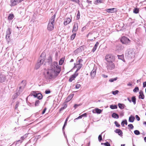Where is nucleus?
Returning <instances> with one entry per match:
<instances>
[{"label": "nucleus", "mask_w": 146, "mask_h": 146, "mask_svg": "<svg viewBox=\"0 0 146 146\" xmlns=\"http://www.w3.org/2000/svg\"><path fill=\"white\" fill-rule=\"evenodd\" d=\"M60 71V66L58 65L57 62H52L49 68L44 73L45 78L48 80H52L58 75Z\"/></svg>", "instance_id": "nucleus-1"}, {"label": "nucleus", "mask_w": 146, "mask_h": 146, "mask_svg": "<svg viewBox=\"0 0 146 146\" xmlns=\"http://www.w3.org/2000/svg\"><path fill=\"white\" fill-rule=\"evenodd\" d=\"M105 59L107 62H113L115 60V58L112 55L108 54L105 56Z\"/></svg>", "instance_id": "nucleus-2"}, {"label": "nucleus", "mask_w": 146, "mask_h": 146, "mask_svg": "<svg viewBox=\"0 0 146 146\" xmlns=\"http://www.w3.org/2000/svg\"><path fill=\"white\" fill-rule=\"evenodd\" d=\"M42 54H41L37 63L36 64L35 68L36 69H38L43 64V62L44 60V58H42L41 57L42 56Z\"/></svg>", "instance_id": "nucleus-3"}, {"label": "nucleus", "mask_w": 146, "mask_h": 146, "mask_svg": "<svg viewBox=\"0 0 146 146\" xmlns=\"http://www.w3.org/2000/svg\"><path fill=\"white\" fill-rule=\"evenodd\" d=\"M120 41L123 44L126 45L129 44L131 42L128 38L125 36H123L121 38Z\"/></svg>", "instance_id": "nucleus-4"}, {"label": "nucleus", "mask_w": 146, "mask_h": 146, "mask_svg": "<svg viewBox=\"0 0 146 146\" xmlns=\"http://www.w3.org/2000/svg\"><path fill=\"white\" fill-rule=\"evenodd\" d=\"M26 84V82L25 81H22L20 84V86L19 87V89H17V92H20V93L22 92Z\"/></svg>", "instance_id": "nucleus-5"}, {"label": "nucleus", "mask_w": 146, "mask_h": 146, "mask_svg": "<svg viewBox=\"0 0 146 146\" xmlns=\"http://www.w3.org/2000/svg\"><path fill=\"white\" fill-rule=\"evenodd\" d=\"M106 65L108 70H112L115 67V64L113 62H107Z\"/></svg>", "instance_id": "nucleus-6"}, {"label": "nucleus", "mask_w": 146, "mask_h": 146, "mask_svg": "<svg viewBox=\"0 0 146 146\" xmlns=\"http://www.w3.org/2000/svg\"><path fill=\"white\" fill-rule=\"evenodd\" d=\"M11 33V30L10 28H8L6 31V38L7 41L9 42L10 40V35Z\"/></svg>", "instance_id": "nucleus-7"}, {"label": "nucleus", "mask_w": 146, "mask_h": 146, "mask_svg": "<svg viewBox=\"0 0 146 146\" xmlns=\"http://www.w3.org/2000/svg\"><path fill=\"white\" fill-rule=\"evenodd\" d=\"M23 0H11V4L10 5L11 6H14L16 5L17 4L21 2Z\"/></svg>", "instance_id": "nucleus-8"}, {"label": "nucleus", "mask_w": 146, "mask_h": 146, "mask_svg": "<svg viewBox=\"0 0 146 146\" xmlns=\"http://www.w3.org/2000/svg\"><path fill=\"white\" fill-rule=\"evenodd\" d=\"M6 80V76L5 75L0 73V82H4Z\"/></svg>", "instance_id": "nucleus-9"}, {"label": "nucleus", "mask_w": 146, "mask_h": 146, "mask_svg": "<svg viewBox=\"0 0 146 146\" xmlns=\"http://www.w3.org/2000/svg\"><path fill=\"white\" fill-rule=\"evenodd\" d=\"M47 28L48 30L50 31H51L53 30L54 28L53 24L50 23V22H49Z\"/></svg>", "instance_id": "nucleus-10"}, {"label": "nucleus", "mask_w": 146, "mask_h": 146, "mask_svg": "<svg viewBox=\"0 0 146 146\" xmlns=\"http://www.w3.org/2000/svg\"><path fill=\"white\" fill-rule=\"evenodd\" d=\"M78 74L76 72L74 74L72 75L69 79V81L70 82H72L76 77L78 76Z\"/></svg>", "instance_id": "nucleus-11"}, {"label": "nucleus", "mask_w": 146, "mask_h": 146, "mask_svg": "<svg viewBox=\"0 0 146 146\" xmlns=\"http://www.w3.org/2000/svg\"><path fill=\"white\" fill-rule=\"evenodd\" d=\"M96 73V68H93L91 72L90 75L92 78H93L95 76Z\"/></svg>", "instance_id": "nucleus-12"}, {"label": "nucleus", "mask_w": 146, "mask_h": 146, "mask_svg": "<svg viewBox=\"0 0 146 146\" xmlns=\"http://www.w3.org/2000/svg\"><path fill=\"white\" fill-rule=\"evenodd\" d=\"M78 23H74V25L73 29H72V32L74 33L76 31L78 30Z\"/></svg>", "instance_id": "nucleus-13"}, {"label": "nucleus", "mask_w": 146, "mask_h": 146, "mask_svg": "<svg viewBox=\"0 0 146 146\" xmlns=\"http://www.w3.org/2000/svg\"><path fill=\"white\" fill-rule=\"evenodd\" d=\"M82 64L80 63L79 62V63L77 62L76 65L75 66L77 68V69L75 72L76 73H77V72L82 67Z\"/></svg>", "instance_id": "nucleus-14"}, {"label": "nucleus", "mask_w": 146, "mask_h": 146, "mask_svg": "<svg viewBox=\"0 0 146 146\" xmlns=\"http://www.w3.org/2000/svg\"><path fill=\"white\" fill-rule=\"evenodd\" d=\"M74 95V94H70L65 100V102H67L70 101L73 98Z\"/></svg>", "instance_id": "nucleus-15"}, {"label": "nucleus", "mask_w": 146, "mask_h": 146, "mask_svg": "<svg viewBox=\"0 0 146 146\" xmlns=\"http://www.w3.org/2000/svg\"><path fill=\"white\" fill-rule=\"evenodd\" d=\"M71 21V19L70 18H67L65 20L64 22V25H67V24L70 23Z\"/></svg>", "instance_id": "nucleus-16"}, {"label": "nucleus", "mask_w": 146, "mask_h": 146, "mask_svg": "<svg viewBox=\"0 0 146 146\" xmlns=\"http://www.w3.org/2000/svg\"><path fill=\"white\" fill-rule=\"evenodd\" d=\"M139 98L140 99H143L144 98V95L143 94V91L141 90L139 92Z\"/></svg>", "instance_id": "nucleus-17"}, {"label": "nucleus", "mask_w": 146, "mask_h": 146, "mask_svg": "<svg viewBox=\"0 0 146 146\" xmlns=\"http://www.w3.org/2000/svg\"><path fill=\"white\" fill-rule=\"evenodd\" d=\"M115 132L117 133L119 135L121 136H122L123 132L122 131L119 129H116L115 131Z\"/></svg>", "instance_id": "nucleus-18"}, {"label": "nucleus", "mask_w": 146, "mask_h": 146, "mask_svg": "<svg viewBox=\"0 0 146 146\" xmlns=\"http://www.w3.org/2000/svg\"><path fill=\"white\" fill-rule=\"evenodd\" d=\"M55 17V15H54L52 16L49 22L50 23L53 24L54 21V19Z\"/></svg>", "instance_id": "nucleus-19"}, {"label": "nucleus", "mask_w": 146, "mask_h": 146, "mask_svg": "<svg viewBox=\"0 0 146 146\" xmlns=\"http://www.w3.org/2000/svg\"><path fill=\"white\" fill-rule=\"evenodd\" d=\"M99 43L98 42H97L96 44H95V45H94V46L92 50V51L93 52H94L96 50V48H97V47H98V45H99Z\"/></svg>", "instance_id": "nucleus-20"}, {"label": "nucleus", "mask_w": 146, "mask_h": 146, "mask_svg": "<svg viewBox=\"0 0 146 146\" xmlns=\"http://www.w3.org/2000/svg\"><path fill=\"white\" fill-rule=\"evenodd\" d=\"M37 93L36 92L32 91L31 92V94L29 95V96H33L35 98H36Z\"/></svg>", "instance_id": "nucleus-21"}, {"label": "nucleus", "mask_w": 146, "mask_h": 146, "mask_svg": "<svg viewBox=\"0 0 146 146\" xmlns=\"http://www.w3.org/2000/svg\"><path fill=\"white\" fill-rule=\"evenodd\" d=\"M68 118H67L65 122H64V125L63 127H62V130H63V133H64V134H65V131H64V129L65 128V126H66V125H67V121H68Z\"/></svg>", "instance_id": "nucleus-22"}, {"label": "nucleus", "mask_w": 146, "mask_h": 146, "mask_svg": "<svg viewBox=\"0 0 146 146\" xmlns=\"http://www.w3.org/2000/svg\"><path fill=\"white\" fill-rule=\"evenodd\" d=\"M112 116L113 117L115 118L118 119L119 117L117 113H114L112 115Z\"/></svg>", "instance_id": "nucleus-23"}, {"label": "nucleus", "mask_w": 146, "mask_h": 146, "mask_svg": "<svg viewBox=\"0 0 146 146\" xmlns=\"http://www.w3.org/2000/svg\"><path fill=\"white\" fill-rule=\"evenodd\" d=\"M95 112H94L93 111V113H97L98 114H100L101 113V111H102V110H100V109L98 108H96V109H95Z\"/></svg>", "instance_id": "nucleus-24"}, {"label": "nucleus", "mask_w": 146, "mask_h": 146, "mask_svg": "<svg viewBox=\"0 0 146 146\" xmlns=\"http://www.w3.org/2000/svg\"><path fill=\"white\" fill-rule=\"evenodd\" d=\"M118 105L119 107L121 109H123L125 106L124 104L120 103H119Z\"/></svg>", "instance_id": "nucleus-25"}, {"label": "nucleus", "mask_w": 146, "mask_h": 146, "mask_svg": "<svg viewBox=\"0 0 146 146\" xmlns=\"http://www.w3.org/2000/svg\"><path fill=\"white\" fill-rule=\"evenodd\" d=\"M36 98H37L39 100H40L42 99V96L41 94L40 93H38L36 96Z\"/></svg>", "instance_id": "nucleus-26"}, {"label": "nucleus", "mask_w": 146, "mask_h": 146, "mask_svg": "<svg viewBox=\"0 0 146 146\" xmlns=\"http://www.w3.org/2000/svg\"><path fill=\"white\" fill-rule=\"evenodd\" d=\"M20 94V92H17L15 94H14L13 96V99H14L16 98L17 96H19Z\"/></svg>", "instance_id": "nucleus-27"}, {"label": "nucleus", "mask_w": 146, "mask_h": 146, "mask_svg": "<svg viewBox=\"0 0 146 146\" xmlns=\"http://www.w3.org/2000/svg\"><path fill=\"white\" fill-rule=\"evenodd\" d=\"M67 105L66 104H64L63 106L60 109V111H61L66 108L67 107Z\"/></svg>", "instance_id": "nucleus-28"}, {"label": "nucleus", "mask_w": 146, "mask_h": 146, "mask_svg": "<svg viewBox=\"0 0 146 146\" xmlns=\"http://www.w3.org/2000/svg\"><path fill=\"white\" fill-rule=\"evenodd\" d=\"M135 119V118L133 117L130 116L129 118V121L130 122H133L134 121Z\"/></svg>", "instance_id": "nucleus-29"}, {"label": "nucleus", "mask_w": 146, "mask_h": 146, "mask_svg": "<svg viewBox=\"0 0 146 146\" xmlns=\"http://www.w3.org/2000/svg\"><path fill=\"white\" fill-rule=\"evenodd\" d=\"M115 9L114 8L111 9H107V11L109 13H112L114 12V10Z\"/></svg>", "instance_id": "nucleus-30"}, {"label": "nucleus", "mask_w": 146, "mask_h": 146, "mask_svg": "<svg viewBox=\"0 0 146 146\" xmlns=\"http://www.w3.org/2000/svg\"><path fill=\"white\" fill-rule=\"evenodd\" d=\"M125 124L126 125H127V122L126 120L125 119L121 123V125L122 127L124 126V124Z\"/></svg>", "instance_id": "nucleus-31"}, {"label": "nucleus", "mask_w": 146, "mask_h": 146, "mask_svg": "<svg viewBox=\"0 0 146 146\" xmlns=\"http://www.w3.org/2000/svg\"><path fill=\"white\" fill-rule=\"evenodd\" d=\"M14 17V16L13 14H10L8 17V20H11Z\"/></svg>", "instance_id": "nucleus-32"}, {"label": "nucleus", "mask_w": 146, "mask_h": 146, "mask_svg": "<svg viewBox=\"0 0 146 146\" xmlns=\"http://www.w3.org/2000/svg\"><path fill=\"white\" fill-rule=\"evenodd\" d=\"M64 59V58H61L59 61V64L60 65H61L63 63Z\"/></svg>", "instance_id": "nucleus-33"}, {"label": "nucleus", "mask_w": 146, "mask_h": 146, "mask_svg": "<svg viewBox=\"0 0 146 146\" xmlns=\"http://www.w3.org/2000/svg\"><path fill=\"white\" fill-rule=\"evenodd\" d=\"M110 108L112 109H116L117 108V106L116 105H111L110 106Z\"/></svg>", "instance_id": "nucleus-34"}, {"label": "nucleus", "mask_w": 146, "mask_h": 146, "mask_svg": "<svg viewBox=\"0 0 146 146\" xmlns=\"http://www.w3.org/2000/svg\"><path fill=\"white\" fill-rule=\"evenodd\" d=\"M133 12L135 14L138 13L139 12V9L137 8H135L133 11Z\"/></svg>", "instance_id": "nucleus-35"}, {"label": "nucleus", "mask_w": 146, "mask_h": 146, "mask_svg": "<svg viewBox=\"0 0 146 146\" xmlns=\"http://www.w3.org/2000/svg\"><path fill=\"white\" fill-rule=\"evenodd\" d=\"M132 101L134 104L136 103V98L135 96H133L132 98Z\"/></svg>", "instance_id": "nucleus-36"}, {"label": "nucleus", "mask_w": 146, "mask_h": 146, "mask_svg": "<svg viewBox=\"0 0 146 146\" xmlns=\"http://www.w3.org/2000/svg\"><path fill=\"white\" fill-rule=\"evenodd\" d=\"M103 132L101 133V134L98 137V140L100 142L102 140V134Z\"/></svg>", "instance_id": "nucleus-37"}, {"label": "nucleus", "mask_w": 146, "mask_h": 146, "mask_svg": "<svg viewBox=\"0 0 146 146\" xmlns=\"http://www.w3.org/2000/svg\"><path fill=\"white\" fill-rule=\"evenodd\" d=\"M134 133L136 135H139L140 134V132L138 130H135L134 131Z\"/></svg>", "instance_id": "nucleus-38"}, {"label": "nucleus", "mask_w": 146, "mask_h": 146, "mask_svg": "<svg viewBox=\"0 0 146 146\" xmlns=\"http://www.w3.org/2000/svg\"><path fill=\"white\" fill-rule=\"evenodd\" d=\"M76 33H74L71 36L70 38L71 40H73L75 37Z\"/></svg>", "instance_id": "nucleus-39"}, {"label": "nucleus", "mask_w": 146, "mask_h": 146, "mask_svg": "<svg viewBox=\"0 0 146 146\" xmlns=\"http://www.w3.org/2000/svg\"><path fill=\"white\" fill-rule=\"evenodd\" d=\"M117 79V78L116 77L114 78H111L110 79L109 81L110 82H113L114 81H116Z\"/></svg>", "instance_id": "nucleus-40"}, {"label": "nucleus", "mask_w": 146, "mask_h": 146, "mask_svg": "<svg viewBox=\"0 0 146 146\" xmlns=\"http://www.w3.org/2000/svg\"><path fill=\"white\" fill-rule=\"evenodd\" d=\"M139 90V88L138 87H136L133 89V91L134 92H136L137 91H138Z\"/></svg>", "instance_id": "nucleus-41"}, {"label": "nucleus", "mask_w": 146, "mask_h": 146, "mask_svg": "<svg viewBox=\"0 0 146 146\" xmlns=\"http://www.w3.org/2000/svg\"><path fill=\"white\" fill-rule=\"evenodd\" d=\"M19 102H16V105L15 106V109H16L19 106Z\"/></svg>", "instance_id": "nucleus-42"}, {"label": "nucleus", "mask_w": 146, "mask_h": 146, "mask_svg": "<svg viewBox=\"0 0 146 146\" xmlns=\"http://www.w3.org/2000/svg\"><path fill=\"white\" fill-rule=\"evenodd\" d=\"M119 91H118L117 90H115V91H113L112 92V93L114 95H116L117 94H118V93Z\"/></svg>", "instance_id": "nucleus-43"}, {"label": "nucleus", "mask_w": 146, "mask_h": 146, "mask_svg": "<svg viewBox=\"0 0 146 146\" xmlns=\"http://www.w3.org/2000/svg\"><path fill=\"white\" fill-rule=\"evenodd\" d=\"M117 56L119 59L122 60L123 58V55H118Z\"/></svg>", "instance_id": "nucleus-44"}, {"label": "nucleus", "mask_w": 146, "mask_h": 146, "mask_svg": "<svg viewBox=\"0 0 146 146\" xmlns=\"http://www.w3.org/2000/svg\"><path fill=\"white\" fill-rule=\"evenodd\" d=\"M40 102L39 100H37L36 101L35 103V106H38L39 105V104L40 103Z\"/></svg>", "instance_id": "nucleus-45"}, {"label": "nucleus", "mask_w": 146, "mask_h": 146, "mask_svg": "<svg viewBox=\"0 0 146 146\" xmlns=\"http://www.w3.org/2000/svg\"><path fill=\"white\" fill-rule=\"evenodd\" d=\"M102 2V0H97L94 4H97V3H101Z\"/></svg>", "instance_id": "nucleus-46"}, {"label": "nucleus", "mask_w": 146, "mask_h": 146, "mask_svg": "<svg viewBox=\"0 0 146 146\" xmlns=\"http://www.w3.org/2000/svg\"><path fill=\"white\" fill-rule=\"evenodd\" d=\"M81 105V104H75L74 105V108L75 109H76L79 106H80Z\"/></svg>", "instance_id": "nucleus-47"}, {"label": "nucleus", "mask_w": 146, "mask_h": 146, "mask_svg": "<svg viewBox=\"0 0 146 146\" xmlns=\"http://www.w3.org/2000/svg\"><path fill=\"white\" fill-rule=\"evenodd\" d=\"M128 127H129L131 129H133L134 127L133 125L132 124H129L128 125Z\"/></svg>", "instance_id": "nucleus-48"}, {"label": "nucleus", "mask_w": 146, "mask_h": 146, "mask_svg": "<svg viewBox=\"0 0 146 146\" xmlns=\"http://www.w3.org/2000/svg\"><path fill=\"white\" fill-rule=\"evenodd\" d=\"M104 145L105 146H110V144L108 142H107L106 143H104Z\"/></svg>", "instance_id": "nucleus-49"}, {"label": "nucleus", "mask_w": 146, "mask_h": 146, "mask_svg": "<svg viewBox=\"0 0 146 146\" xmlns=\"http://www.w3.org/2000/svg\"><path fill=\"white\" fill-rule=\"evenodd\" d=\"M114 123H115V125L117 127H119L120 126V125L118 124V123L117 121H115L114 122Z\"/></svg>", "instance_id": "nucleus-50"}, {"label": "nucleus", "mask_w": 146, "mask_h": 146, "mask_svg": "<svg viewBox=\"0 0 146 146\" xmlns=\"http://www.w3.org/2000/svg\"><path fill=\"white\" fill-rule=\"evenodd\" d=\"M81 86V85L80 84H77L75 86V88L76 89H78Z\"/></svg>", "instance_id": "nucleus-51"}, {"label": "nucleus", "mask_w": 146, "mask_h": 146, "mask_svg": "<svg viewBox=\"0 0 146 146\" xmlns=\"http://www.w3.org/2000/svg\"><path fill=\"white\" fill-rule=\"evenodd\" d=\"M119 26H120L121 28H123L124 26V24L123 23H119L118 25Z\"/></svg>", "instance_id": "nucleus-52"}, {"label": "nucleus", "mask_w": 146, "mask_h": 146, "mask_svg": "<svg viewBox=\"0 0 146 146\" xmlns=\"http://www.w3.org/2000/svg\"><path fill=\"white\" fill-rule=\"evenodd\" d=\"M80 13L79 12L78 14H77V20H78L80 18Z\"/></svg>", "instance_id": "nucleus-53"}, {"label": "nucleus", "mask_w": 146, "mask_h": 146, "mask_svg": "<svg viewBox=\"0 0 146 146\" xmlns=\"http://www.w3.org/2000/svg\"><path fill=\"white\" fill-rule=\"evenodd\" d=\"M135 117L137 121H139L140 120V117L138 115H135Z\"/></svg>", "instance_id": "nucleus-54"}, {"label": "nucleus", "mask_w": 146, "mask_h": 146, "mask_svg": "<svg viewBox=\"0 0 146 146\" xmlns=\"http://www.w3.org/2000/svg\"><path fill=\"white\" fill-rule=\"evenodd\" d=\"M146 87V81L144 82L143 83V87L145 88Z\"/></svg>", "instance_id": "nucleus-55"}, {"label": "nucleus", "mask_w": 146, "mask_h": 146, "mask_svg": "<svg viewBox=\"0 0 146 146\" xmlns=\"http://www.w3.org/2000/svg\"><path fill=\"white\" fill-rule=\"evenodd\" d=\"M82 117V115L80 116L78 118H77L75 119H74V120L75 121L77 119H81V118Z\"/></svg>", "instance_id": "nucleus-56"}, {"label": "nucleus", "mask_w": 146, "mask_h": 146, "mask_svg": "<svg viewBox=\"0 0 146 146\" xmlns=\"http://www.w3.org/2000/svg\"><path fill=\"white\" fill-rule=\"evenodd\" d=\"M45 92L46 94H48L50 93V90H46Z\"/></svg>", "instance_id": "nucleus-57"}, {"label": "nucleus", "mask_w": 146, "mask_h": 146, "mask_svg": "<svg viewBox=\"0 0 146 146\" xmlns=\"http://www.w3.org/2000/svg\"><path fill=\"white\" fill-rule=\"evenodd\" d=\"M127 85L128 86H133V84H131L130 83H129L127 84Z\"/></svg>", "instance_id": "nucleus-58"}, {"label": "nucleus", "mask_w": 146, "mask_h": 146, "mask_svg": "<svg viewBox=\"0 0 146 146\" xmlns=\"http://www.w3.org/2000/svg\"><path fill=\"white\" fill-rule=\"evenodd\" d=\"M86 29V27H83L82 29V31H84Z\"/></svg>", "instance_id": "nucleus-59"}, {"label": "nucleus", "mask_w": 146, "mask_h": 146, "mask_svg": "<svg viewBox=\"0 0 146 146\" xmlns=\"http://www.w3.org/2000/svg\"><path fill=\"white\" fill-rule=\"evenodd\" d=\"M46 110V108H45L42 112V114H44L45 113Z\"/></svg>", "instance_id": "nucleus-60"}, {"label": "nucleus", "mask_w": 146, "mask_h": 146, "mask_svg": "<svg viewBox=\"0 0 146 146\" xmlns=\"http://www.w3.org/2000/svg\"><path fill=\"white\" fill-rule=\"evenodd\" d=\"M82 115V117L83 116L86 117L87 116V114L86 113H85Z\"/></svg>", "instance_id": "nucleus-61"}, {"label": "nucleus", "mask_w": 146, "mask_h": 146, "mask_svg": "<svg viewBox=\"0 0 146 146\" xmlns=\"http://www.w3.org/2000/svg\"><path fill=\"white\" fill-rule=\"evenodd\" d=\"M26 137V136L25 135V136H22V137H21V139L22 140H23Z\"/></svg>", "instance_id": "nucleus-62"}, {"label": "nucleus", "mask_w": 146, "mask_h": 146, "mask_svg": "<svg viewBox=\"0 0 146 146\" xmlns=\"http://www.w3.org/2000/svg\"><path fill=\"white\" fill-rule=\"evenodd\" d=\"M72 1H74L76 3H78L79 2V0H71Z\"/></svg>", "instance_id": "nucleus-63"}, {"label": "nucleus", "mask_w": 146, "mask_h": 146, "mask_svg": "<svg viewBox=\"0 0 146 146\" xmlns=\"http://www.w3.org/2000/svg\"><path fill=\"white\" fill-rule=\"evenodd\" d=\"M83 61V60L81 59H79L78 61L77 62V63H79V62H80H80H82Z\"/></svg>", "instance_id": "nucleus-64"}]
</instances>
